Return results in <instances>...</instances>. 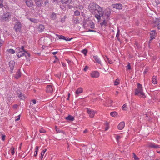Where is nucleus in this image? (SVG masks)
Listing matches in <instances>:
<instances>
[{
	"mask_svg": "<svg viewBox=\"0 0 160 160\" xmlns=\"http://www.w3.org/2000/svg\"><path fill=\"white\" fill-rule=\"evenodd\" d=\"M90 12L94 15L95 18L99 21L101 18V15L104 11L102 8L94 3H90L88 6Z\"/></svg>",
	"mask_w": 160,
	"mask_h": 160,
	"instance_id": "nucleus-1",
	"label": "nucleus"
},
{
	"mask_svg": "<svg viewBox=\"0 0 160 160\" xmlns=\"http://www.w3.org/2000/svg\"><path fill=\"white\" fill-rule=\"evenodd\" d=\"M11 153L12 155H13L15 153L14 148L12 147L11 148Z\"/></svg>",
	"mask_w": 160,
	"mask_h": 160,
	"instance_id": "nucleus-36",
	"label": "nucleus"
},
{
	"mask_svg": "<svg viewBox=\"0 0 160 160\" xmlns=\"http://www.w3.org/2000/svg\"><path fill=\"white\" fill-rule=\"evenodd\" d=\"M10 18V14L9 12L6 13H4L2 16V21H6L8 20Z\"/></svg>",
	"mask_w": 160,
	"mask_h": 160,
	"instance_id": "nucleus-7",
	"label": "nucleus"
},
{
	"mask_svg": "<svg viewBox=\"0 0 160 160\" xmlns=\"http://www.w3.org/2000/svg\"><path fill=\"white\" fill-rule=\"evenodd\" d=\"M45 152H44V151H42L41 153V159H42L44 154Z\"/></svg>",
	"mask_w": 160,
	"mask_h": 160,
	"instance_id": "nucleus-43",
	"label": "nucleus"
},
{
	"mask_svg": "<svg viewBox=\"0 0 160 160\" xmlns=\"http://www.w3.org/2000/svg\"><path fill=\"white\" fill-rule=\"evenodd\" d=\"M16 52H17V55L18 58L24 56L25 51L24 49V47L22 46L21 48H16Z\"/></svg>",
	"mask_w": 160,
	"mask_h": 160,
	"instance_id": "nucleus-4",
	"label": "nucleus"
},
{
	"mask_svg": "<svg viewBox=\"0 0 160 160\" xmlns=\"http://www.w3.org/2000/svg\"><path fill=\"white\" fill-rule=\"evenodd\" d=\"M48 3H49V2H48V0H46V1L45 2V4H47Z\"/></svg>",
	"mask_w": 160,
	"mask_h": 160,
	"instance_id": "nucleus-53",
	"label": "nucleus"
},
{
	"mask_svg": "<svg viewBox=\"0 0 160 160\" xmlns=\"http://www.w3.org/2000/svg\"><path fill=\"white\" fill-rule=\"evenodd\" d=\"M32 101V103L31 102H30V104L31 105H33V104H35L36 103V101Z\"/></svg>",
	"mask_w": 160,
	"mask_h": 160,
	"instance_id": "nucleus-46",
	"label": "nucleus"
},
{
	"mask_svg": "<svg viewBox=\"0 0 160 160\" xmlns=\"http://www.w3.org/2000/svg\"><path fill=\"white\" fill-rule=\"evenodd\" d=\"M21 73L19 70H18L16 72V74L15 75L14 77L18 79L19 77H20L21 76Z\"/></svg>",
	"mask_w": 160,
	"mask_h": 160,
	"instance_id": "nucleus-26",
	"label": "nucleus"
},
{
	"mask_svg": "<svg viewBox=\"0 0 160 160\" xmlns=\"http://www.w3.org/2000/svg\"><path fill=\"white\" fill-rule=\"evenodd\" d=\"M113 7L115 8L120 9L122 8V5L120 4H115L113 5Z\"/></svg>",
	"mask_w": 160,
	"mask_h": 160,
	"instance_id": "nucleus-16",
	"label": "nucleus"
},
{
	"mask_svg": "<svg viewBox=\"0 0 160 160\" xmlns=\"http://www.w3.org/2000/svg\"><path fill=\"white\" fill-rule=\"evenodd\" d=\"M15 63V62L14 61H11L9 62V65L12 71L13 70L14 68Z\"/></svg>",
	"mask_w": 160,
	"mask_h": 160,
	"instance_id": "nucleus-17",
	"label": "nucleus"
},
{
	"mask_svg": "<svg viewBox=\"0 0 160 160\" xmlns=\"http://www.w3.org/2000/svg\"><path fill=\"white\" fill-rule=\"evenodd\" d=\"M65 119L67 120L73 121L74 120V117L69 115L68 116L65 118Z\"/></svg>",
	"mask_w": 160,
	"mask_h": 160,
	"instance_id": "nucleus-22",
	"label": "nucleus"
},
{
	"mask_svg": "<svg viewBox=\"0 0 160 160\" xmlns=\"http://www.w3.org/2000/svg\"><path fill=\"white\" fill-rule=\"evenodd\" d=\"M22 143H21L20 144V146L19 147V148L20 149H21V145H22Z\"/></svg>",
	"mask_w": 160,
	"mask_h": 160,
	"instance_id": "nucleus-57",
	"label": "nucleus"
},
{
	"mask_svg": "<svg viewBox=\"0 0 160 160\" xmlns=\"http://www.w3.org/2000/svg\"><path fill=\"white\" fill-rule=\"evenodd\" d=\"M93 59H94V61L100 64H101V60H100V58H98L97 56H93Z\"/></svg>",
	"mask_w": 160,
	"mask_h": 160,
	"instance_id": "nucleus-20",
	"label": "nucleus"
},
{
	"mask_svg": "<svg viewBox=\"0 0 160 160\" xmlns=\"http://www.w3.org/2000/svg\"><path fill=\"white\" fill-rule=\"evenodd\" d=\"M17 105H15L13 106V107L14 108H16L17 107Z\"/></svg>",
	"mask_w": 160,
	"mask_h": 160,
	"instance_id": "nucleus-54",
	"label": "nucleus"
},
{
	"mask_svg": "<svg viewBox=\"0 0 160 160\" xmlns=\"http://www.w3.org/2000/svg\"><path fill=\"white\" fill-rule=\"evenodd\" d=\"M2 43H1V42H0V47L2 46Z\"/></svg>",
	"mask_w": 160,
	"mask_h": 160,
	"instance_id": "nucleus-62",
	"label": "nucleus"
},
{
	"mask_svg": "<svg viewBox=\"0 0 160 160\" xmlns=\"http://www.w3.org/2000/svg\"><path fill=\"white\" fill-rule=\"evenodd\" d=\"M110 13V9L109 8H107L102 13V15H101V18L102 17L103 20V22L100 23L101 26H106L107 25L109 20Z\"/></svg>",
	"mask_w": 160,
	"mask_h": 160,
	"instance_id": "nucleus-2",
	"label": "nucleus"
},
{
	"mask_svg": "<svg viewBox=\"0 0 160 160\" xmlns=\"http://www.w3.org/2000/svg\"><path fill=\"white\" fill-rule=\"evenodd\" d=\"M88 66H86L85 67V68H84V71H86L88 69Z\"/></svg>",
	"mask_w": 160,
	"mask_h": 160,
	"instance_id": "nucleus-49",
	"label": "nucleus"
},
{
	"mask_svg": "<svg viewBox=\"0 0 160 160\" xmlns=\"http://www.w3.org/2000/svg\"><path fill=\"white\" fill-rule=\"evenodd\" d=\"M127 69L128 70H130L131 69V66H130V64L129 63L128 65L127 66Z\"/></svg>",
	"mask_w": 160,
	"mask_h": 160,
	"instance_id": "nucleus-45",
	"label": "nucleus"
},
{
	"mask_svg": "<svg viewBox=\"0 0 160 160\" xmlns=\"http://www.w3.org/2000/svg\"><path fill=\"white\" fill-rule=\"evenodd\" d=\"M119 36H120V31L118 29L117 30V34L116 36L118 40V41H119V40H120Z\"/></svg>",
	"mask_w": 160,
	"mask_h": 160,
	"instance_id": "nucleus-31",
	"label": "nucleus"
},
{
	"mask_svg": "<svg viewBox=\"0 0 160 160\" xmlns=\"http://www.w3.org/2000/svg\"><path fill=\"white\" fill-rule=\"evenodd\" d=\"M82 52L83 54H84L85 55H86V54H87V51L86 49H84V50H82Z\"/></svg>",
	"mask_w": 160,
	"mask_h": 160,
	"instance_id": "nucleus-38",
	"label": "nucleus"
},
{
	"mask_svg": "<svg viewBox=\"0 0 160 160\" xmlns=\"http://www.w3.org/2000/svg\"><path fill=\"white\" fill-rule=\"evenodd\" d=\"M158 29H159V24H158Z\"/></svg>",
	"mask_w": 160,
	"mask_h": 160,
	"instance_id": "nucleus-64",
	"label": "nucleus"
},
{
	"mask_svg": "<svg viewBox=\"0 0 160 160\" xmlns=\"http://www.w3.org/2000/svg\"><path fill=\"white\" fill-rule=\"evenodd\" d=\"M58 52H51V53L53 54V55H55L56 54H57Z\"/></svg>",
	"mask_w": 160,
	"mask_h": 160,
	"instance_id": "nucleus-52",
	"label": "nucleus"
},
{
	"mask_svg": "<svg viewBox=\"0 0 160 160\" xmlns=\"http://www.w3.org/2000/svg\"><path fill=\"white\" fill-rule=\"evenodd\" d=\"M44 29V26L42 25H40L38 27V30L40 32H42L43 31Z\"/></svg>",
	"mask_w": 160,
	"mask_h": 160,
	"instance_id": "nucleus-27",
	"label": "nucleus"
},
{
	"mask_svg": "<svg viewBox=\"0 0 160 160\" xmlns=\"http://www.w3.org/2000/svg\"><path fill=\"white\" fill-rule=\"evenodd\" d=\"M95 146L94 145H93V146H92V149H94V148H95Z\"/></svg>",
	"mask_w": 160,
	"mask_h": 160,
	"instance_id": "nucleus-56",
	"label": "nucleus"
},
{
	"mask_svg": "<svg viewBox=\"0 0 160 160\" xmlns=\"http://www.w3.org/2000/svg\"><path fill=\"white\" fill-rule=\"evenodd\" d=\"M104 58L106 62H108L110 64H112L113 62L112 61L110 60L107 56H105L104 57Z\"/></svg>",
	"mask_w": 160,
	"mask_h": 160,
	"instance_id": "nucleus-25",
	"label": "nucleus"
},
{
	"mask_svg": "<svg viewBox=\"0 0 160 160\" xmlns=\"http://www.w3.org/2000/svg\"><path fill=\"white\" fill-rule=\"evenodd\" d=\"M88 26V27L90 28H94V23L91 21H88L86 23L84 24L83 26L84 27H87L88 26Z\"/></svg>",
	"mask_w": 160,
	"mask_h": 160,
	"instance_id": "nucleus-9",
	"label": "nucleus"
},
{
	"mask_svg": "<svg viewBox=\"0 0 160 160\" xmlns=\"http://www.w3.org/2000/svg\"><path fill=\"white\" fill-rule=\"evenodd\" d=\"M6 52L8 54H14L15 52L14 50L12 49H8L7 50Z\"/></svg>",
	"mask_w": 160,
	"mask_h": 160,
	"instance_id": "nucleus-23",
	"label": "nucleus"
},
{
	"mask_svg": "<svg viewBox=\"0 0 160 160\" xmlns=\"http://www.w3.org/2000/svg\"><path fill=\"white\" fill-rule=\"evenodd\" d=\"M35 2L36 4L38 7L41 6L43 2L42 0H35Z\"/></svg>",
	"mask_w": 160,
	"mask_h": 160,
	"instance_id": "nucleus-18",
	"label": "nucleus"
},
{
	"mask_svg": "<svg viewBox=\"0 0 160 160\" xmlns=\"http://www.w3.org/2000/svg\"><path fill=\"white\" fill-rule=\"evenodd\" d=\"M120 83V80L118 78L114 82V85L115 86L119 84Z\"/></svg>",
	"mask_w": 160,
	"mask_h": 160,
	"instance_id": "nucleus-28",
	"label": "nucleus"
},
{
	"mask_svg": "<svg viewBox=\"0 0 160 160\" xmlns=\"http://www.w3.org/2000/svg\"><path fill=\"white\" fill-rule=\"evenodd\" d=\"M46 150H47V149H45L44 150L42 151H44V152L45 153V152H46Z\"/></svg>",
	"mask_w": 160,
	"mask_h": 160,
	"instance_id": "nucleus-59",
	"label": "nucleus"
},
{
	"mask_svg": "<svg viewBox=\"0 0 160 160\" xmlns=\"http://www.w3.org/2000/svg\"><path fill=\"white\" fill-rule=\"evenodd\" d=\"M2 135V139L3 141H4L5 140V135Z\"/></svg>",
	"mask_w": 160,
	"mask_h": 160,
	"instance_id": "nucleus-47",
	"label": "nucleus"
},
{
	"mask_svg": "<svg viewBox=\"0 0 160 160\" xmlns=\"http://www.w3.org/2000/svg\"><path fill=\"white\" fill-rule=\"evenodd\" d=\"M19 97L20 99H22V100H25L26 99V97H25L24 95H22V94H20L19 95Z\"/></svg>",
	"mask_w": 160,
	"mask_h": 160,
	"instance_id": "nucleus-29",
	"label": "nucleus"
},
{
	"mask_svg": "<svg viewBox=\"0 0 160 160\" xmlns=\"http://www.w3.org/2000/svg\"><path fill=\"white\" fill-rule=\"evenodd\" d=\"M36 150H38V149L39 148V147L38 146H36Z\"/></svg>",
	"mask_w": 160,
	"mask_h": 160,
	"instance_id": "nucleus-60",
	"label": "nucleus"
},
{
	"mask_svg": "<svg viewBox=\"0 0 160 160\" xmlns=\"http://www.w3.org/2000/svg\"><path fill=\"white\" fill-rule=\"evenodd\" d=\"M151 40L153 39L156 36V33L155 31H152L150 33Z\"/></svg>",
	"mask_w": 160,
	"mask_h": 160,
	"instance_id": "nucleus-19",
	"label": "nucleus"
},
{
	"mask_svg": "<svg viewBox=\"0 0 160 160\" xmlns=\"http://www.w3.org/2000/svg\"><path fill=\"white\" fill-rule=\"evenodd\" d=\"M117 112L115 111L111 112L110 113V115L112 116L113 117H115L116 115H117Z\"/></svg>",
	"mask_w": 160,
	"mask_h": 160,
	"instance_id": "nucleus-32",
	"label": "nucleus"
},
{
	"mask_svg": "<svg viewBox=\"0 0 160 160\" xmlns=\"http://www.w3.org/2000/svg\"><path fill=\"white\" fill-rule=\"evenodd\" d=\"M58 37L59 39H63L66 41H70L71 40V39L66 37L62 35H58Z\"/></svg>",
	"mask_w": 160,
	"mask_h": 160,
	"instance_id": "nucleus-15",
	"label": "nucleus"
},
{
	"mask_svg": "<svg viewBox=\"0 0 160 160\" xmlns=\"http://www.w3.org/2000/svg\"><path fill=\"white\" fill-rule=\"evenodd\" d=\"M118 92L117 91L116 92V94H118Z\"/></svg>",
	"mask_w": 160,
	"mask_h": 160,
	"instance_id": "nucleus-63",
	"label": "nucleus"
},
{
	"mask_svg": "<svg viewBox=\"0 0 160 160\" xmlns=\"http://www.w3.org/2000/svg\"><path fill=\"white\" fill-rule=\"evenodd\" d=\"M78 7L80 9H81V10L83 8V6L82 5H80L78 6Z\"/></svg>",
	"mask_w": 160,
	"mask_h": 160,
	"instance_id": "nucleus-44",
	"label": "nucleus"
},
{
	"mask_svg": "<svg viewBox=\"0 0 160 160\" xmlns=\"http://www.w3.org/2000/svg\"><path fill=\"white\" fill-rule=\"evenodd\" d=\"M46 150H47V149H45L44 150L42 151H44V152L45 153V152H46Z\"/></svg>",
	"mask_w": 160,
	"mask_h": 160,
	"instance_id": "nucleus-58",
	"label": "nucleus"
},
{
	"mask_svg": "<svg viewBox=\"0 0 160 160\" xmlns=\"http://www.w3.org/2000/svg\"><path fill=\"white\" fill-rule=\"evenodd\" d=\"M83 91V89L81 87L78 88L75 92V96L77 97Z\"/></svg>",
	"mask_w": 160,
	"mask_h": 160,
	"instance_id": "nucleus-10",
	"label": "nucleus"
},
{
	"mask_svg": "<svg viewBox=\"0 0 160 160\" xmlns=\"http://www.w3.org/2000/svg\"><path fill=\"white\" fill-rule=\"evenodd\" d=\"M152 82L154 84H157V82L156 76H153V77L152 80Z\"/></svg>",
	"mask_w": 160,
	"mask_h": 160,
	"instance_id": "nucleus-24",
	"label": "nucleus"
},
{
	"mask_svg": "<svg viewBox=\"0 0 160 160\" xmlns=\"http://www.w3.org/2000/svg\"><path fill=\"white\" fill-rule=\"evenodd\" d=\"M26 3L28 7H31L33 4V2L32 0H23Z\"/></svg>",
	"mask_w": 160,
	"mask_h": 160,
	"instance_id": "nucleus-13",
	"label": "nucleus"
},
{
	"mask_svg": "<svg viewBox=\"0 0 160 160\" xmlns=\"http://www.w3.org/2000/svg\"><path fill=\"white\" fill-rule=\"evenodd\" d=\"M75 15L76 16H78L80 14V12L79 11H76L75 12Z\"/></svg>",
	"mask_w": 160,
	"mask_h": 160,
	"instance_id": "nucleus-33",
	"label": "nucleus"
},
{
	"mask_svg": "<svg viewBox=\"0 0 160 160\" xmlns=\"http://www.w3.org/2000/svg\"><path fill=\"white\" fill-rule=\"evenodd\" d=\"M39 132L41 133H43L46 132V131L42 128H41L39 130Z\"/></svg>",
	"mask_w": 160,
	"mask_h": 160,
	"instance_id": "nucleus-40",
	"label": "nucleus"
},
{
	"mask_svg": "<svg viewBox=\"0 0 160 160\" xmlns=\"http://www.w3.org/2000/svg\"><path fill=\"white\" fill-rule=\"evenodd\" d=\"M121 138V137L120 136L117 135L116 136V139L117 142H118V140Z\"/></svg>",
	"mask_w": 160,
	"mask_h": 160,
	"instance_id": "nucleus-42",
	"label": "nucleus"
},
{
	"mask_svg": "<svg viewBox=\"0 0 160 160\" xmlns=\"http://www.w3.org/2000/svg\"><path fill=\"white\" fill-rule=\"evenodd\" d=\"M109 128V126L108 125H107V126L105 128V130L106 131Z\"/></svg>",
	"mask_w": 160,
	"mask_h": 160,
	"instance_id": "nucleus-51",
	"label": "nucleus"
},
{
	"mask_svg": "<svg viewBox=\"0 0 160 160\" xmlns=\"http://www.w3.org/2000/svg\"><path fill=\"white\" fill-rule=\"evenodd\" d=\"M38 150H36L35 151V152H36V154H37V153L38 152Z\"/></svg>",
	"mask_w": 160,
	"mask_h": 160,
	"instance_id": "nucleus-61",
	"label": "nucleus"
},
{
	"mask_svg": "<svg viewBox=\"0 0 160 160\" xmlns=\"http://www.w3.org/2000/svg\"><path fill=\"white\" fill-rule=\"evenodd\" d=\"M125 126V122H120L118 125V128L120 130H122Z\"/></svg>",
	"mask_w": 160,
	"mask_h": 160,
	"instance_id": "nucleus-12",
	"label": "nucleus"
},
{
	"mask_svg": "<svg viewBox=\"0 0 160 160\" xmlns=\"http://www.w3.org/2000/svg\"><path fill=\"white\" fill-rule=\"evenodd\" d=\"M148 146L149 148H160V146L158 145H157L154 143H150L148 144Z\"/></svg>",
	"mask_w": 160,
	"mask_h": 160,
	"instance_id": "nucleus-11",
	"label": "nucleus"
},
{
	"mask_svg": "<svg viewBox=\"0 0 160 160\" xmlns=\"http://www.w3.org/2000/svg\"><path fill=\"white\" fill-rule=\"evenodd\" d=\"M88 131L87 129H85L84 131H83V132L84 133H86V132H88Z\"/></svg>",
	"mask_w": 160,
	"mask_h": 160,
	"instance_id": "nucleus-55",
	"label": "nucleus"
},
{
	"mask_svg": "<svg viewBox=\"0 0 160 160\" xmlns=\"http://www.w3.org/2000/svg\"><path fill=\"white\" fill-rule=\"evenodd\" d=\"M127 104H124L122 107V109L123 110H126V108H127Z\"/></svg>",
	"mask_w": 160,
	"mask_h": 160,
	"instance_id": "nucleus-34",
	"label": "nucleus"
},
{
	"mask_svg": "<svg viewBox=\"0 0 160 160\" xmlns=\"http://www.w3.org/2000/svg\"><path fill=\"white\" fill-rule=\"evenodd\" d=\"M46 90L47 92H52L53 89L52 86L49 85L47 86Z\"/></svg>",
	"mask_w": 160,
	"mask_h": 160,
	"instance_id": "nucleus-14",
	"label": "nucleus"
},
{
	"mask_svg": "<svg viewBox=\"0 0 160 160\" xmlns=\"http://www.w3.org/2000/svg\"><path fill=\"white\" fill-rule=\"evenodd\" d=\"M87 109V112L89 115V116L91 118H93L96 112L89 108H88Z\"/></svg>",
	"mask_w": 160,
	"mask_h": 160,
	"instance_id": "nucleus-8",
	"label": "nucleus"
},
{
	"mask_svg": "<svg viewBox=\"0 0 160 160\" xmlns=\"http://www.w3.org/2000/svg\"><path fill=\"white\" fill-rule=\"evenodd\" d=\"M135 94L136 95L143 98H144L145 97L143 92H142L141 84L139 83L138 84L137 88L135 90Z\"/></svg>",
	"mask_w": 160,
	"mask_h": 160,
	"instance_id": "nucleus-3",
	"label": "nucleus"
},
{
	"mask_svg": "<svg viewBox=\"0 0 160 160\" xmlns=\"http://www.w3.org/2000/svg\"><path fill=\"white\" fill-rule=\"evenodd\" d=\"M133 158L135 160H138L139 158L137 157L134 153H133Z\"/></svg>",
	"mask_w": 160,
	"mask_h": 160,
	"instance_id": "nucleus-39",
	"label": "nucleus"
},
{
	"mask_svg": "<svg viewBox=\"0 0 160 160\" xmlns=\"http://www.w3.org/2000/svg\"><path fill=\"white\" fill-rule=\"evenodd\" d=\"M91 77L93 78H98L100 76L99 72L97 71H92L90 73Z\"/></svg>",
	"mask_w": 160,
	"mask_h": 160,
	"instance_id": "nucleus-5",
	"label": "nucleus"
},
{
	"mask_svg": "<svg viewBox=\"0 0 160 160\" xmlns=\"http://www.w3.org/2000/svg\"><path fill=\"white\" fill-rule=\"evenodd\" d=\"M24 55L26 57V58H27V56H28V57H30V54L29 53H28L25 51V54H24Z\"/></svg>",
	"mask_w": 160,
	"mask_h": 160,
	"instance_id": "nucleus-35",
	"label": "nucleus"
},
{
	"mask_svg": "<svg viewBox=\"0 0 160 160\" xmlns=\"http://www.w3.org/2000/svg\"><path fill=\"white\" fill-rule=\"evenodd\" d=\"M61 1L63 4H67L70 3L72 0H61Z\"/></svg>",
	"mask_w": 160,
	"mask_h": 160,
	"instance_id": "nucleus-21",
	"label": "nucleus"
},
{
	"mask_svg": "<svg viewBox=\"0 0 160 160\" xmlns=\"http://www.w3.org/2000/svg\"><path fill=\"white\" fill-rule=\"evenodd\" d=\"M51 18L53 19H54L56 17V14L55 13H53L51 16Z\"/></svg>",
	"mask_w": 160,
	"mask_h": 160,
	"instance_id": "nucleus-37",
	"label": "nucleus"
},
{
	"mask_svg": "<svg viewBox=\"0 0 160 160\" xmlns=\"http://www.w3.org/2000/svg\"><path fill=\"white\" fill-rule=\"evenodd\" d=\"M21 25L19 22H16L14 27V29L17 32H19L21 30Z\"/></svg>",
	"mask_w": 160,
	"mask_h": 160,
	"instance_id": "nucleus-6",
	"label": "nucleus"
},
{
	"mask_svg": "<svg viewBox=\"0 0 160 160\" xmlns=\"http://www.w3.org/2000/svg\"><path fill=\"white\" fill-rule=\"evenodd\" d=\"M18 118L15 119V121H17L19 120L20 119V115H19L18 116Z\"/></svg>",
	"mask_w": 160,
	"mask_h": 160,
	"instance_id": "nucleus-48",
	"label": "nucleus"
},
{
	"mask_svg": "<svg viewBox=\"0 0 160 160\" xmlns=\"http://www.w3.org/2000/svg\"><path fill=\"white\" fill-rule=\"evenodd\" d=\"M56 131L57 132H63L62 131H61L60 130L58 129H56Z\"/></svg>",
	"mask_w": 160,
	"mask_h": 160,
	"instance_id": "nucleus-50",
	"label": "nucleus"
},
{
	"mask_svg": "<svg viewBox=\"0 0 160 160\" xmlns=\"http://www.w3.org/2000/svg\"><path fill=\"white\" fill-rule=\"evenodd\" d=\"M3 0H0V8H2L3 6L2 5Z\"/></svg>",
	"mask_w": 160,
	"mask_h": 160,
	"instance_id": "nucleus-41",
	"label": "nucleus"
},
{
	"mask_svg": "<svg viewBox=\"0 0 160 160\" xmlns=\"http://www.w3.org/2000/svg\"><path fill=\"white\" fill-rule=\"evenodd\" d=\"M29 20L31 22L35 23H38V20H36L34 18H30Z\"/></svg>",
	"mask_w": 160,
	"mask_h": 160,
	"instance_id": "nucleus-30",
	"label": "nucleus"
}]
</instances>
